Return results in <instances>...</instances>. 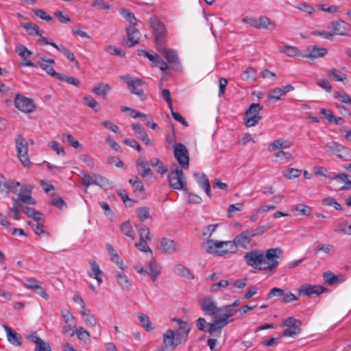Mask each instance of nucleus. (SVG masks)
Here are the masks:
<instances>
[{
    "label": "nucleus",
    "instance_id": "nucleus-1",
    "mask_svg": "<svg viewBox=\"0 0 351 351\" xmlns=\"http://www.w3.org/2000/svg\"><path fill=\"white\" fill-rule=\"evenodd\" d=\"M282 256L279 247L269 248L266 250L253 249L247 252L243 259L247 265L258 270L272 271L276 269L279 262L278 259Z\"/></svg>",
    "mask_w": 351,
    "mask_h": 351
},
{
    "label": "nucleus",
    "instance_id": "nucleus-2",
    "mask_svg": "<svg viewBox=\"0 0 351 351\" xmlns=\"http://www.w3.org/2000/svg\"><path fill=\"white\" fill-rule=\"evenodd\" d=\"M33 186L29 184H23L20 188V191L16 199H13V206L8 210V215L11 216L12 212L14 213H21L22 203L27 205H36V201L32 197V191Z\"/></svg>",
    "mask_w": 351,
    "mask_h": 351
},
{
    "label": "nucleus",
    "instance_id": "nucleus-3",
    "mask_svg": "<svg viewBox=\"0 0 351 351\" xmlns=\"http://www.w3.org/2000/svg\"><path fill=\"white\" fill-rule=\"evenodd\" d=\"M202 247L207 253L219 256L237 252V247L231 243V241H219L208 239L206 242L202 243Z\"/></svg>",
    "mask_w": 351,
    "mask_h": 351
},
{
    "label": "nucleus",
    "instance_id": "nucleus-4",
    "mask_svg": "<svg viewBox=\"0 0 351 351\" xmlns=\"http://www.w3.org/2000/svg\"><path fill=\"white\" fill-rule=\"evenodd\" d=\"M241 21L243 23H247L258 29H266L272 32L276 28L275 21L265 15H261L258 17L246 16L243 18Z\"/></svg>",
    "mask_w": 351,
    "mask_h": 351
},
{
    "label": "nucleus",
    "instance_id": "nucleus-5",
    "mask_svg": "<svg viewBox=\"0 0 351 351\" xmlns=\"http://www.w3.org/2000/svg\"><path fill=\"white\" fill-rule=\"evenodd\" d=\"M134 267L138 274L148 275L154 282L157 280L162 271L160 265L154 258L149 261L147 268H144L141 264H136Z\"/></svg>",
    "mask_w": 351,
    "mask_h": 351
},
{
    "label": "nucleus",
    "instance_id": "nucleus-6",
    "mask_svg": "<svg viewBox=\"0 0 351 351\" xmlns=\"http://www.w3.org/2000/svg\"><path fill=\"white\" fill-rule=\"evenodd\" d=\"M282 326L285 328L282 337H295L301 332V321L293 317H288L282 322Z\"/></svg>",
    "mask_w": 351,
    "mask_h": 351
},
{
    "label": "nucleus",
    "instance_id": "nucleus-7",
    "mask_svg": "<svg viewBox=\"0 0 351 351\" xmlns=\"http://www.w3.org/2000/svg\"><path fill=\"white\" fill-rule=\"evenodd\" d=\"M149 23L151 28L154 32L156 46L165 45L167 34L165 25L161 23L159 19L154 15L149 19Z\"/></svg>",
    "mask_w": 351,
    "mask_h": 351
},
{
    "label": "nucleus",
    "instance_id": "nucleus-8",
    "mask_svg": "<svg viewBox=\"0 0 351 351\" xmlns=\"http://www.w3.org/2000/svg\"><path fill=\"white\" fill-rule=\"evenodd\" d=\"M28 145L29 142L22 136H19L16 139L17 156L21 164L29 168L31 166V161L28 156Z\"/></svg>",
    "mask_w": 351,
    "mask_h": 351
},
{
    "label": "nucleus",
    "instance_id": "nucleus-9",
    "mask_svg": "<svg viewBox=\"0 0 351 351\" xmlns=\"http://www.w3.org/2000/svg\"><path fill=\"white\" fill-rule=\"evenodd\" d=\"M14 106L21 112L29 114L35 111L36 105L31 98L21 94H16L14 100Z\"/></svg>",
    "mask_w": 351,
    "mask_h": 351
},
{
    "label": "nucleus",
    "instance_id": "nucleus-10",
    "mask_svg": "<svg viewBox=\"0 0 351 351\" xmlns=\"http://www.w3.org/2000/svg\"><path fill=\"white\" fill-rule=\"evenodd\" d=\"M168 180L171 188L176 190H184L186 186V179L181 169L177 167L175 170H171Z\"/></svg>",
    "mask_w": 351,
    "mask_h": 351
},
{
    "label": "nucleus",
    "instance_id": "nucleus-11",
    "mask_svg": "<svg viewBox=\"0 0 351 351\" xmlns=\"http://www.w3.org/2000/svg\"><path fill=\"white\" fill-rule=\"evenodd\" d=\"M263 106L260 104H252L245 112V125L247 127L256 125L261 117L259 115Z\"/></svg>",
    "mask_w": 351,
    "mask_h": 351
},
{
    "label": "nucleus",
    "instance_id": "nucleus-12",
    "mask_svg": "<svg viewBox=\"0 0 351 351\" xmlns=\"http://www.w3.org/2000/svg\"><path fill=\"white\" fill-rule=\"evenodd\" d=\"M237 310L232 308L231 306H223L219 307L217 313L213 316L217 321H219L222 326H226L229 323L233 321L232 317L237 313Z\"/></svg>",
    "mask_w": 351,
    "mask_h": 351
},
{
    "label": "nucleus",
    "instance_id": "nucleus-13",
    "mask_svg": "<svg viewBox=\"0 0 351 351\" xmlns=\"http://www.w3.org/2000/svg\"><path fill=\"white\" fill-rule=\"evenodd\" d=\"M326 148L328 152L336 154L337 157L345 160H349V157L351 156V149L336 141L328 143L326 145Z\"/></svg>",
    "mask_w": 351,
    "mask_h": 351
},
{
    "label": "nucleus",
    "instance_id": "nucleus-14",
    "mask_svg": "<svg viewBox=\"0 0 351 351\" xmlns=\"http://www.w3.org/2000/svg\"><path fill=\"white\" fill-rule=\"evenodd\" d=\"M120 78L128 84L131 93L138 96H142L144 94L141 87L145 82L141 79L132 77L130 75L121 76Z\"/></svg>",
    "mask_w": 351,
    "mask_h": 351
},
{
    "label": "nucleus",
    "instance_id": "nucleus-15",
    "mask_svg": "<svg viewBox=\"0 0 351 351\" xmlns=\"http://www.w3.org/2000/svg\"><path fill=\"white\" fill-rule=\"evenodd\" d=\"M174 156L182 168H188L189 165V155L185 145L178 143L174 145Z\"/></svg>",
    "mask_w": 351,
    "mask_h": 351
},
{
    "label": "nucleus",
    "instance_id": "nucleus-16",
    "mask_svg": "<svg viewBox=\"0 0 351 351\" xmlns=\"http://www.w3.org/2000/svg\"><path fill=\"white\" fill-rule=\"evenodd\" d=\"M199 304L206 315L214 316L217 314L219 308H217V304L212 296H204L199 300Z\"/></svg>",
    "mask_w": 351,
    "mask_h": 351
},
{
    "label": "nucleus",
    "instance_id": "nucleus-17",
    "mask_svg": "<svg viewBox=\"0 0 351 351\" xmlns=\"http://www.w3.org/2000/svg\"><path fill=\"white\" fill-rule=\"evenodd\" d=\"M162 341L167 348L173 350L179 344L184 343L176 332L173 330L168 329L163 334Z\"/></svg>",
    "mask_w": 351,
    "mask_h": 351
},
{
    "label": "nucleus",
    "instance_id": "nucleus-18",
    "mask_svg": "<svg viewBox=\"0 0 351 351\" xmlns=\"http://www.w3.org/2000/svg\"><path fill=\"white\" fill-rule=\"evenodd\" d=\"M19 182L15 181L12 179L6 180L3 174H0V193H8L10 192L12 193H17V188L21 186Z\"/></svg>",
    "mask_w": 351,
    "mask_h": 351
},
{
    "label": "nucleus",
    "instance_id": "nucleus-19",
    "mask_svg": "<svg viewBox=\"0 0 351 351\" xmlns=\"http://www.w3.org/2000/svg\"><path fill=\"white\" fill-rule=\"evenodd\" d=\"M138 232L139 234L140 241L138 243H135V247L144 252H150L152 253L151 249L147 245V241L149 239V230L148 228L146 226H143L138 228Z\"/></svg>",
    "mask_w": 351,
    "mask_h": 351
},
{
    "label": "nucleus",
    "instance_id": "nucleus-20",
    "mask_svg": "<svg viewBox=\"0 0 351 351\" xmlns=\"http://www.w3.org/2000/svg\"><path fill=\"white\" fill-rule=\"evenodd\" d=\"M334 35L347 36L351 30V25L344 21H332L328 24Z\"/></svg>",
    "mask_w": 351,
    "mask_h": 351
},
{
    "label": "nucleus",
    "instance_id": "nucleus-21",
    "mask_svg": "<svg viewBox=\"0 0 351 351\" xmlns=\"http://www.w3.org/2000/svg\"><path fill=\"white\" fill-rule=\"evenodd\" d=\"M252 238L253 237L251 236L250 229H247L236 236L234 240L231 241V243L237 248L240 247L243 249H248L252 246V245H250Z\"/></svg>",
    "mask_w": 351,
    "mask_h": 351
},
{
    "label": "nucleus",
    "instance_id": "nucleus-22",
    "mask_svg": "<svg viewBox=\"0 0 351 351\" xmlns=\"http://www.w3.org/2000/svg\"><path fill=\"white\" fill-rule=\"evenodd\" d=\"M82 178L85 191L87 190L89 186L93 184L102 187L108 183V180L99 174H93L92 176L88 173H83Z\"/></svg>",
    "mask_w": 351,
    "mask_h": 351
},
{
    "label": "nucleus",
    "instance_id": "nucleus-23",
    "mask_svg": "<svg viewBox=\"0 0 351 351\" xmlns=\"http://www.w3.org/2000/svg\"><path fill=\"white\" fill-rule=\"evenodd\" d=\"M293 86L291 84L274 88L269 91L267 98L269 100L275 103L281 99L287 93L293 90Z\"/></svg>",
    "mask_w": 351,
    "mask_h": 351
},
{
    "label": "nucleus",
    "instance_id": "nucleus-24",
    "mask_svg": "<svg viewBox=\"0 0 351 351\" xmlns=\"http://www.w3.org/2000/svg\"><path fill=\"white\" fill-rule=\"evenodd\" d=\"M327 289L321 285H311L310 284H304L300 287L298 289V295H306L308 297L312 296L313 295H319L324 293Z\"/></svg>",
    "mask_w": 351,
    "mask_h": 351
},
{
    "label": "nucleus",
    "instance_id": "nucleus-25",
    "mask_svg": "<svg viewBox=\"0 0 351 351\" xmlns=\"http://www.w3.org/2000/svg\"><path fill=\"white\" fill-rule=\"evenodd\" d=\"M126 267H127L124 265L122 262H121L119 265L121 271L116 272L115 278L117 283L119 285V286L121 287L123 290L129 291L132 287V283L130 282L129 278L123 271Z\"/></svg>",
    "mask_w": 351,
    "mask_h": 351
},
{
    "label": "nucleus",
    "instance_id": "nucleus-26",
    "mask_svg": "<svg viewBox=\"0 0 351 351\" xmlns=\"http://www.w3.org/2000/svg\"><path fill=\"white\" fill-rule=\"evenodd\" d=\"M193 177L195 179L199 186L205 191L206 194L209 197H211L210 185L208 178L206 176V174H204L203 173H193Z\"/></svg>",
    "mask_w": 351,
    "mask_h": 351
},
{
    "label": "nucleus",
    "instance_id": "nucleus-27",
    "mask_svg": "<svg viewBox=\"0 0 351 351\" xmlns=\"http://www.w3.org/2000/svg\"><path fill=\"white\" fill-rule=\"evenodd\" d=\"M327 49L324 47L313 45L308 47L305 53L302 55L304 58H322L327 54Z\"/></svg>",
    "mask_w": 351,
    "mask_h": 351
},
{
    "label": "nucleus",
    "instance_id": "nucleus-28",
    "mask_svg": "<svg viewBox=\"0 0 351 351\" xmlns=\"http://www.w3.org/2000/svg\"><path fill=\"white\" fill-rule=\"evenodd\" d=\"M89 264L90 266V270L88 271V275L97 280L98 286H100L103 282L102 279V271L100 269V267L98 263L93 261L90 260L89 261Z\"/></svg>",
    "mask_w": 351,
    "mask_h": 351
},
{
    "label": "nucleus",
    "instance_id": "nucleus-29",
    "mask_svg": "<svg viewBox=\"0 0 351 351\" xmlns=\"http://www.w3.org/2000/svg\"><path fill=\"white\" fill-rule=\"evenodd\" d=\"M323 278L326 284L333 285L343 282L346 280V276L343 274L335 275L332 271H328L324 273Z\"/></svg>",
    "mask_w": 351,
    "mask_h": 351
},
{
    "label": "nucleus",
    "instance_id": "nucleus-30",
    "mask_svg": "<svg viewBox=\"0 0 351 351\" xmlns=\"http://www.w3.org/2000/svg\"><path fill=\"white\" fill-rule=\"evenodd\" d=\"M158 248L165 253H173L178 250V245L173 241L163 238L159 243Z\"/></svg>",
    "mask_w": 351,
    "mask_h": 351
},
{
    "label": "nucleus",
    "instance_id": "nucleus-31",
    "mask_svg": "<svg viewBox=\"0 0 351 351\" xmlns=\"http://www.w3.org/2000/svg\"><path fill=\"white\" fill-rule=\"evenodd\" d=\"M80 316L85 324L88 328H94L97 326V319L90 310L85 308L81 310L80 312Z\"/></svg>",
    "mask_w": 351,
    "mask_h": 351
},
{
    "label": "nucleus",
    "instance_id": "nucleus-32",
    "mask_svg": "<svg viewBox=\"0 0 351 351\" xmlns=\"http://www.w3.org/2000/svg\"><path fill=\"white\" fill-rule=\"evenodd\" d=\"M173 320L178 324L179 326V331L176 332L177 335L183 342H186L188 338V335L191 330V326L187 322L182 321L181 319H174Z\"/></svg>",
    "mask_w": 351,
    "mask_h": 351
},
{
    "label": "nucleus",
    "instance_id": "nucleus-33",
    "mask_svg": "<svg viewBox=\"0 0 351 351\" xmlns=\"http://www.w3.org/2000/svg\"><path fill=\"white\" fill-rule=\"evenodd\" d=\"M3 328H4L8 341L14 345V346H21V337L19 336L14 330H13L8 325L3 324Z\"/></svg>",
    "mask_w": 351,
    "mask_h": 351
},
{
    "label": "nucleus",
    "instance_id": "nucleus-34",
    "mask_svg": "<svg viewBox=\"0 0 351 351\" xmlns=\"http://www.w3.org/2000/svg\"><path fill=\"white\" fill-rule=\"evenodd\" d=\"M158 50L162 53L165 58L169 63H176L178 60V56L173 50L167 49L164 47V45L157 46Z\"/></svg>",
    "mask_w": 351,
    "mask_h": 351
},
{
    "label": "nucleus",
    "instance_id": "nucleus-35",
    "mask_svg": "<svg viewBox=\"0 0 351 351\" xmlns=\"http://www.w3.org/2000/svg\"><path fill=\"white\" fill-rule=\"evenodd\" d=\"M136 169L143 178L152 174V170L149 167V163L143 158H139L136 160Z\"/></svg>",
    "mask_w": 351,
    "mask_h": 351
},
{
    "label": "nucleus",
    "instance_id": "nucleus-36",
    "mask_svg": "<svg viewBox=\"0 0 351 351\" xmlns=\"http://www.w3.org/2000/svg\"><path fill=\"white\" fill-rule=\"evenodd\" d=\"M55 64L53 59L48 58L47 60H43V61H39L37 62V65L45 71L49 75L55 76L57 72L55 71L53 64Z\"/></svg>",
    "mask_w": 351,
    "mask_h": 351
},
{
    "label": "nucleus",
    "instance_id": "nucleus-37",
    "mask_svg": "<svg viewBox=\"0 0 351 351\" xmlns=\"http://www.w3.org/2000/svg\"><path fill=\"white\" fill-rule=\"evenodd\" d=\"M223 327L219 321L213 317V322L208 324V331L210 335L219 337Z\"/></svg>",
    "mask_w": 351,
    "mask_h": 351
},
{
    "label": "nucleus",
    "instance_id": "nucleus-38",
    "mask_svg": "<svg viewBox=\"0 0 351 351\" xmlns=\"http://www.w3.org/2000/svg\"><path fill=\"white\" fill-rule=\"evenodd\" d=\"M126 29L128 32V41L130 43V46H134L138 43L140 39L141 33L135 26H128Z\"/></svg>",
    "mask_w": 351,
    "mask_h": 351
},
{
    "label": "nucleus",
    "instance_id": "nucleus-39",
    "mask_svg": "<svg viewBox=\"0 0 351 351\" xmlns=\"http://www.w3.org/2000/svg\"><path fill=\"white\" fill-rule=\"evenodd\" d=\"M138 319L141 324V326L146 330L151 331L154 329V326L151 322L150 318L143 313H137Z\"/></svg>",
    "mask_w": 351,
    "mask_h": 351
},
{
    "label": "nucleus",
    "instance_id": "nucleus-40",
    "mask_svg": "<svg viewBox=\"0 0 351 351\" xmlns=\"http://www.w3.org/2000/svg\"><path fill=\"white\" fill-rule=\"evenodd\" d=\"M84 105L93 109L95 111H99L101 108L99 104L91 95H86L82 98Z\"/></svg>",
    "mask_w": 351,
    "mask_h": 351
},
{
    "label": "nucleus",
    "instance_id": "nucleus-41",
    "mask_svg": "<svg viewBox=\"0 0 351 351\" xmlns=\"http://www.w3.org/2000/svg\"><path fill=\"white\" fill-rule=\"evenodd\" d=\"M228 287L230 288L232 292L236 291L237 289H241L244 288L247 285V279L243 278L241 280H228Z\"/></svg>",
    "mask_w": 351,
    "mask_h": 351
},
{
    "label": "nucleus",
    "instance_id": "nucleus-42",
    "mask_svg": "<svg viewBox=\"0 0 351 351\" xmlns=\"http://www.w3.org/2000/svg\"><path fill=\"white\" fill-rule=\"evenodd\" d=\"M110 89L111 88L109 84L101 83L93 88L92 92L97 95L104 97Z\"/></svg>",
    "mask_w": 351,
    "mask_h": 351
},
{
    "label": "nucleus",
    "instance_id": "nucleus-43",
    "mask_svg": "<svg viewBox=\"0 0 351 351\" xmlns=\"http://www.w3.org/2000/svg\"><path fill=\"white\" fill-rule=\"evenodd\" d=\"M121 231L125 236L130 237L132 240L135 239V232L130 221H125L121 225Z\"/></svg>",
    "mask_w": 351,
    "mask_h": 351
},
{
    "label": "nucleus",
    "instance_id": "nucleus-44",
    "mask_svg": "<svg viewBox=\"0 0 351 351\" xmlns=\"http://www.w3.org/2000/svg\"><path fill=\"white\" fill-rule=\"evenodd\" d=\"M291 146V143L288 141H283L281 139L276 140L270 143L268 146V151L272 152L278 149L287 148Z\"/></svg>",
    "mask_w": 351,
    "mask_h": 351
},
{
    "label": "nucleus",
    "instance_id": "nucleus-45",
    "mask_svg": "<svg viewBox=\"0 0 351 351\" xmlns=\"http://www.w3.org/2000/svg\"><path fill=\"white\" fill-rule=\"evenodd\" d=\"M326 75L329 78L334 79L338 82H342L346 79V75L335 68L329 69Z\"/></svg>",
    "mask_w": 351,
    "mask_h": 351
},
{
    "label": "nucleus",
    "instance_id": "nucleus-46",
    "mask_svg": "<svg viewBox=\"0 0 351 351\" xmlns=\"http://www.w3.org/2000/svg\"><path fill=\"white\" fill-rule=\"evenodd\" d=\"M120 14L128 22L129 26H135L136 24V19L133 13L129 12L127 9L121 8L119 10Z\"/></svg>",
    "mask_w": 351,
    "mask_h": 351
},
{
    "label": "nucleus",
    "instance_id": "nucleus-47",
    "mask_svg": "<svg viewBox=\"0 0 351 351\" xmlns=\"http://www.w3.org/2000/svg\"><path fill=\"white\" fill-rule=\"evenodd\" d=\"M75 335H76L79 340L84 342L89 341L90 337V332L82 326L76 328Z\"/></svg>",
    "mask_w": 351,
    "mask_h": 351
},
{
    "label": "nucleus",
    "instance_id": "nucleus-48",
    "mask_svg": "<svg viewBox=\"0 0 351 351\" xmlns=\"http://www.w3.org/2000/svg\"><path fill=\"white\" fill-rule=\"evenodd\" d=\"M280 52L285 53L289 57H295L300 55V50L293 46L285 45L280 49Z\"/></svg>",
    "mask_w": 351,
    "mask_h": 351
},
{
    "label": "nucleus",
    "instance_id": "nucleus-49",
    "mask_svg": "<svg viewBox=\"0 0 351 351\" xmlns=\"http://www.w3.org/2000/svg\"><path fill=\"white\" fill-rule=\"evenodd\" d=\"M21 27L25 29L28 34L32 36H40V29L37 25L32 23H25L21 24Z\"/></svg>",
    "mask_w": 351,
    "mask_h": 351
},
{
    "label": "nucleus",
    "instance_id": "nucleus-50",
    "mask_svg": "<svg viewBox=\"0 0 351 351\" xmlns=\"http://www.w3.org/2000/svg\"><path fill=\"white\" fill-rule=\"evenodd\" d=\"M322 204L326 206H330L337 210H342L341 205L338 203L335 198L332 197H327L322 199Z\"/></svg>",
    "mask_w": 351,
    "mask_h": 351
},
{
    "label": "nucleus",
    "instance_id": "nucleus-51",
    "mask_svg": "<svg viewBox=\"0 0 351 351\" xmlns=\"http://www.w3.org/2000/svg\"><path fill=\"white\" fill-rule=\"evenodd\" d=\"M48 146L58 156H64L66 154L63 146L56 141L49 142Z\"/></svg>",
    "mask_w": 351,
    "mask_h": 351
},
{
    "label": "nucleus",
    "instance_id": "nucleus-52",
    "mask_svg": "<svg viewBox=\"0 0 351 351\" xmlns=\"http://www.w3.org/2000/svg\"><path fill=\"white\" fill-rule=\"evenodd\" d=\"M176 142V136L173 130H171L169 132L165 138V144L167 149H171L172 147L174 148V145H177Z\"/></svg>",
    "mask_w": 351,
    "mask_h": 351
},
{
    "label": "nucleus",
    "instance_id": "nucleus-53",
    "mask_svg": "<svg viewBox=\"0 0 351 351\" xmlns=\"http://www.w3.org/2000/svg\"><path fill=\"white\" fill-rule=\"evenodd\" d=\"M150 164L153 167H157V172L161 175L165 173L167 171V167L164 165L162 162L157 158L152 159Z\"/></svg>",
    "mask_w": 351,
    "mask_h": 351
},
{
    "label": "nucleus",
    "instance_id": "nucleus-54",
    "mask_svg": "<svg viewBox=\"0 0 351 351\" xmlns=\"http://www.w3.org/2000/svg\"><path fill=\"white\" fill-rule=\"evenodd\" d=\"M56 49L58 51L62 53L68 59L69 61H70V62L75 61V55L73 53V51L71 50H70L69 48H67L63 45H60V46L57 45Z\"/></svg>",
    "mask_w": 351,
    "mask_h": 351
},
{
    "label": "nucleus",
    "instance_id": "nucleus-55",
    "mask_svg": "<svg viewBox=\"0 0 351 351\" xmlns=\"http://www.w3.org/2000/svg\"><path fill=\"white\" fill-rule=\"evenodd\" d=\"M315 252L319 253L320 252H324V253L327 254L332 255L333 254L335 251V247L333 245L331 244H326V245H322L315 248Z\"/></svg>",
    "mask_w": 351,
    "mask_h": 351
},
{
    "label": "nucleus",
    "instance_id": "nucleus-56",
    "mask_svg": "<svg viewBox=\"0 0 351 351\" xmlns=\"http://www.w3.org/2000/svg\"><path fill=\"white\" fill-rule=\"evenodd\" d=\"M241 77L246 81L254 80L256 77V70L254 67H248L243 72Z\"/></svg>",
    "mask_w": 351,
    "mask_h": 351
},
{
    "label": "nucleus",
    "instance_id": "nucleus-57",
    "mask_svg": "<svg viewBox=\"0 0 351 351\" xmlns=\"http://www.w3.org/2000/svg\"><path fill=\"white\" fill-rule=\"evenodd\" d=\"M293 210L298 211L300 215L304 216H309L312 213L311 207L301 204L295 205Z\"/></svg>",
    "mask_w": 351,
    "mask_h": 351
},
{
    "label": "nucleus",
    "instance_id": "nucleus-58",
    "mask_svg": "<svg viewBox=\"0 0 351 351\" xmlns=\"http://www.w3.org/2000/svg\"><path fill=\"white\" fill-rule=\"evenodd\" d=\"M282 174L287 179L291 180L299 177L301 174V170L295 168H289L287 171H283Z\"/></svg>",
    "mask_w": 351,
    "mask_h": 351
},
{
    "label": "nucleus",
    "instance_id": "nucleus-59",
    "mask_svg": "<svg viewBox=\"0 0 351 351\" xmlns=\"http://www.w3.org/2000/svg\"><path fill=\"white\" fill-rule=\"evenodd\" d=\"M15 51L23 59L27 58L32 53L30 50L22 45H17Z\"/></svg>",
    "mask_w": 351,
    "mask_h": 351
},
{
    "label": "nucleus",
    "instance_id": "nucleus-60",
    "mask_svg": "<svg viewBox=\"0 0 351 351\" xmlns=\"http://www.w3.org/2000/svg\"><path fill=\"white\" fill-rule=\"evenodd\" d=\"M105 51L110 55L119 56H123L125 55L123 50L112 45L107 46Z\"/></svg>",
    "mask_w": 351,
    "mask_h": 351
},
{
    "label": "nucleus",
    "instance_id": "nucleus-61",
    "mask_svg": "<svg viewBox=\"0 0 351 351\" xmlns=\"http://www.w3.org/2000/svg\"><path fill=\"white\" fill-rule=\"evenodd\" d=\"M136 215L141 221L150 218L149 210L146 206L138 208L136 210Z\"/></svg>",
    "mask_w": 351,
    "mask_h": 351
},
{
    "label": "nucleus",
    "instance_id": "nucleus-62",
    "mask_svg": "<svg viewBox=\"0 0 351 351\" xmlns=\"http://www.w3.org/2000/svg\"><path fill=\"white\" fill-rule=\"evenodd\" d=\"M129 182L132 185L135 192H141L143 191V184L138 177L131 178Z\"/></svg>",
    "mask_w": 351,
    "mask_h": 351
},
{
    "label": "nucleus",
    "instance_id": "nucleus-63",
    "mask_svg": "<svg viewBox=\"0 0 351 351\" xmlns=\"http://www.w3.org/2000/svg\"><path fill=\"white\" fill-rule=\"evenodd\" d=\"M334 97L342 103L351 104V97L346 93L335 92Z\"/></svg>",
    "mask_w": 351,
    "mask_h": 351
},
{
    "label": "nucleus",
    "instance_id": "nucleus-64",
    "mask_svg": "<svg viewBox=\"0 0 351 351\" xmlns=\"http://www.w3.org/2000/svg\"><path fill=\"white\" fill-rule=\"evenodd\" d=\"M66 140L68 143L74 148H77L80 146V142L75 139L71 134H64L62 135V140Z\"/></svg>",
    "mask_w": 351,
    "mask_h": 351
}]
</instances>
